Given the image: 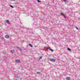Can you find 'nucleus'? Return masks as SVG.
<instances>
[{
	"label": "nucleus",
	"mask_w": 80,
	"mask_h": 80,
	"mask_svg": "<svg viewBox=\"0 0 80 80\" xmlns=\"http://www.w3.org/2000/svg\"><path fill=\"white\" fill-rule=\"evenodd\" d=\"M15 76L16 78H18L19 77H20V76L18 74H15Z\"/></svg>",
	"instance_id": "obj_1"
},
{
	"label": "nucleus",
	"mask_w": 80,
	"mask_h": 80,
	"mask_svg": "<svg viewBox=\"0 0 80 80\" xmlns=\"http://www.w3.org/2000/svg\"><path fill=\"white\" fill-rule=\"evenodd\" d=\"M61 15H62L63 17H64V18H67L65 14H63L62 13H61Z\"/></svg>",
	"instance_id": "obj_2"
},
{
	"label": "nucleus",
	"mask_w": 80,
	"mask_h": 80,
	"mask_svg": "<svg viewBox=\"0 0 80 80\" xmlns=\"http://www.w3.org/2000/svg\"><path fill=\"white\" fill-rule=\"evenodd\" d=\"M50 60H51V62H55V59L52 58Z\"/></svg>",
	"instance_id": "obj_3"
},
{
	"label": "nucleus",
	"mask_w": 80,
	"mask_h": 80,
	"mask_svg": "<svg viewBox=\"0 0 80 80\" xmlns=\"http://www.w3.org/2000/svg\"><path fill=\"white\" fill-rule=\"evenodd\" d=\"M15 62L17 63H20V60L18 59H16L15 60Z\"/></svg>",
	"instance_id": "obj_4"
},
{
	"label": "nucleus",
	"mask_w": 80,
	"mask_h": 80,
	"mask_svg": "<svg viewBox=\"0 0 80 80\" xmlns=\"http://www.w3.org/2000/svg\"><path fill=\"white\" fill-rule=\"evenodd\" d=\"M5 37L6 38H8L9 37V36L8 35H5Z\"/></svg>",
	"instance_id": "obj_5"
},
{
	"label": "nucleus",
	"mask_w": 80,
	"mask_h": 80,
	"mask_svg": "<svg viewBox=\"0 0 80 80\" xmlns=\"http://www.w3.org/2000/svg\"><path fill=\"white\" fill-rule=\"evenodd\" d=\"M3 59L4 60H7V58L6 57H3Z\"/></svg>",
	"instance_id": "obj_6"
},
{
	"label": "nucleus",
	"mask_w": 80,
	"mask_h": 80,
	"mask_svg": "<svg viewBox=\"0 0 80 80\" xmlns=\"http://www.w3.org/2000/svg\"><path fill=\"white\" fill-rule=\"evenodd\" d=\"M6 22L8 24H10V22H9L8 20H7L6 21Z\"/></svg>",
	"instance_id": "obj_7"
},
{
	"label": "nucleus",
	"mask_w": 80,
	"mask_h": 80,
	"mask_svg": "<svg viewBox=\"0 0 80 80\" xmlns=\"http://www.w3.org/2000/svg\"><path fill=\"white\" fill-rule=\"evenodd\" d=\"M11 53H14L15 52V50H12L11 51Z\"/></svg>",
	"instance_id": "obj_8"
},
{
	"label": "nucleus",
	"mask_w": 80,
	"mask_h": 80,
	"mask_svg": "<svg viewBox=\"0 0 80 80\" xmlns=\"http://www.w3.org/2000/svg\"><path fill=\"white\" fill-rule=\"evenodd\" d=\"M49 50L52 52H53V50L52 49V48H49Z\"/></svg>",
	"instance_id": "obj_9"
},
{
	"label": "nucleus",
	"mask_w": 80,
	"mask_h": 80,
	"mask_svg": "<svg viewBox=\"0 0 80 80\" xmlns=\"http://www.w3.org/2000/svg\"><path fill=\"white\" fill-rule=\"evenodd\" d=\"M29 45L30 46V47H33V46H32V44L30 43L29 44Z\"/></svg>",
	"instance_id": "obj_10"
},
{
	"label": "nucleus",
	"mask_w": 80,
	"mask_h": 80,
	"mask_svg": "<svg viewBox=\"0 0 80 80\" xmlns=\"http://www.w3.org/2000/svg\"><path fill=\"white\" fill-rule=\"evenodd\" d=\"M67 80H70V78L68 77L67 78H66Z\"/></svg>",
	"instance_id": "obj_11"
},
{
	"label": "nucleus",
	"mask_w": 80,
	"mask_h": 80,
	"mask_svg": "<svg viewBox=\"0 0 80 80\" xmlns=\"http://www.w3.org/2000/svg\"><path fill=\"white\" fill-rule=\"evenodd\" d=\"M44 48H45V49H48V47H44Z\"/></svg>",
	"instance_id": "obj_12"
},
{
	"label": "nucleus",
	"mask_w": 80,
	"mask_h": 80,
	"mask_svg": "<svg viewBox=\"0 0 80 80\" xmlns=\"http://www.w3.org/2000/svg\"><path fill=\"white\" fill-rule=\"evenodd\" d=\"M67 50H68V51H69V52H70V51H71V50L69 48H67Z\"/></svg>",
	"instance_id": "obj_13"
},
{
	"label": "nucleus",
	"mask_w": 80,
	"mask_h": 80,
	"mask_svg": "<svg viewBox=\"0 0 80 80\" xmlns=\"http://www.w3.org/2000/svg\"><path fill=\"white\" fill-rule=\"evenodd\" d=\"M10 7H11V8H14V7H13V6H12L11 5H9Z\"/></svg>",
	"instance_id": "obj_14"
},
{
	"label": "nucleus",
	"mask_w": 80,
	"mask_h": 80,
	"mask_svg": "<svg viewBox=\"0 0 80 80\" xmlns=\"http://www.w3.org/2000/svg\"><path fill=\"white\" fill-rule=\"evenodd\" d=\"M17 48L18 49H19V50H20V49H21V48H19V47H17Z\"/></svg>",
	"instance_id": "obj_15"
},
{
	"label": "nucleus",
	"mask_w": 80,
	"mask_h": 80,
	"mask_svg": "<svg viewBox=\"0 0 80 80\" xmlns=\"http://www.w3.org/2000/svg\"><path fill=\"white\" fill-rule=\"evenodd\" d=\"M37 74H38L39 75H40V72H37Z\"/></svg>",
	"instance_id": "obj_16"
},
{
	"label": "nucleus",
	"mask_w": 80,
	"mask_h": 80,
	"mask_svg": "<svg viewBox=\"0 0 80 80\" xmlns=\"http://www.w3.org/2000/svg\"><path fill=\"white\" fill-rule=\"evenodd\" d=\"M37 2H38V3L40 2V1L39 0H37Z\"/></svg>",
	"instance_id": "obj_17"
},
{
	"label": "nucleus",
	"mask_w": 80,
	"mask_h": 80,
	"mask_svg": "<svg viewBox=\"0 0 80 80\" xmlns=\"http://www.w3.org/2000/svg\"><path fill=\"white\" fill-rule=\"evenodd\" d=\"M76 29H77V30L78 29V28H77V27H76Z\"/></svg>",
	"instance_id": "obj_18"
},
{
	"label": "nucleus",
	"mask_w": 80,
	"mask_h": 80,
	"mask_svg": "<svg viewBox=\"0 0 80 80\" xmlns=\"http://www.w3.org/2000/svg\"><path fill=\"white\" fill-rule=\"evenodd\" d=\"M40 57H39V59H38V60H40Z\"/></svg>",
	"instance_id": "obj_19"
},
{
	"label": "nucleus",
	"mask_w": 80,
	"mask_h": 80,
	"mask_svg": "<svg viewBox=\"0 0 80 80\" xmlns=\"http://www.w3.org/2000/svg\"><path fill=\"white\" fill-rule=\"evenodd\" d=\"M40 59H42V56H41L40 57Z\"/></svg>",
	"instance_id": "obj_20"
},
{
	"label": "nucleus",
	"mask_w": 80,
	"mask_h": 80,
	"mask_svg": "<svg viewBox=\"0 0 80 80\" xmlns=\"http://www.w3.org/2000/svg\"><path fill=\"white\" fill-rule=\"evenodd\" d=\"M22 49H21L20 50V51H22Z\"/></svg>",
	"instance_id": "obj_21"
},
{
	"label": "nucleus",
	"mask_w": 80,
	"mask_h": 80,
	"mask_svg": "<svg viewBox=\"0 0 80 80\" xmlns=\"http://www.w3.org/2000/svg\"><path fill=\"white\" fill-rule=\"evenodd\" d=\"M11 0L12 1H15V0Z\"/></svg>",
	"instance_id": "obj_22"
},
{
	"label": "nucleus",
	"mask_w": 80,
	"mask_h": 80,
	"mask_svg": "<svg viewBox=\"0 0 80 80\" xmlns=\"http://www.w3.org/2000/svg\"><path fill=\"white\" fill-rule=\"evenodd\" d=\"M63 1H64V2H65V1H67V0H63Z\"/></svg>",
	"instance_id": "obj_23"
},
{
	"label": "nucleus",
	"mask_w": 80,
	"mask_h": 80,
	"mask_svg": "<svg viewBox=\"0 0 80 80\" xmlns=\"http://www.w3.org/2000/svg\"><path fill=\"white\" fill-rule=\"evenodd\" d=\"M35 47H37V46H35Z\"/></svg>",
	"instance_id": "obj_24"
},
{
	"label": "nucleus",
	"mask_w": 80,
	"mask_h": 80,
	"mask_svg": "<svg viewBox=\"0 0 80 80\" xmlns=\"http://www.w3.org/2000/svg\"><path fill=\"white\" fill-rule=\"evenodd\" d=\"M43 50H44V49H43Z\"/></svg>",
	"instance_id": "obj_25"
}]
</instances>
